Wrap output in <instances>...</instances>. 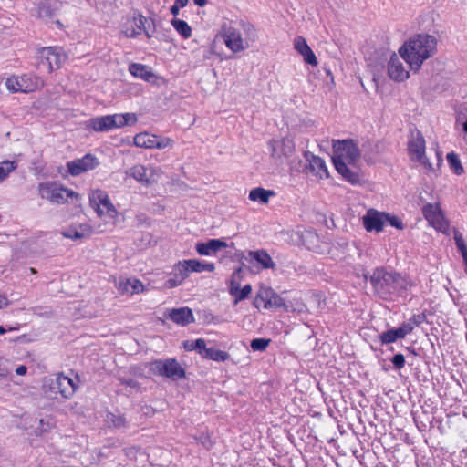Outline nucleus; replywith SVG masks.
Returning <instances> with one entry per match:
<instances>
[{
	"label": "nucleus",
	"instance_id": "58836bf2",
	"mask_svg": "<svg viewBox=\"0 0 467 467\" xmlns=\"http://www.w3.org/2000/svg\"><path fill=\"white\" fill-rule=\"evenodd\" d=\"M54 427L55 423L52 418L47 417L45 419H41L38 422V426L36 429V434L42 435L49 431Z\"/></svg>",
	"mask_w": 467,
	"mask_h": 467
},
{
	"label": "nucleus",
	"instance_id": "7c9ffc66",
	"mask_svg": "<svg viewBox=\"0 0 467 467\" xmlns=\"http://www.w3.org/2000/svg\"><path fill=\"white\" fill-rule=\"evenodd\" d=\"M249 256L260 264L264 269H273L275 266V262L265 250L251 251Z\"/></svg>",
	"mask_w": 467,
	"mask_h": 467
},
{
	"label": "nucleus",
	"instance_id": "423d86ee",
	"mask_svg": "<svg viewBox=\"0 0 467 467\" xmlns=\"http://www.w3.org/2000/svg\"><path fill=\"white\" fill-rule=\"evenodd\" d=\"M122 28L123 34L128 37H135L144 33L148 38H151L156 31V25L154 19L132 10L124 18Z\"/></svg>",
	"mask_w": 467,
	"mask_h": 467
},
{
	"label": "nucleus",
	"instance_id": "ddd939ff",
	"mask_svg": "<svg viewBox=\"0 0 467 467\" xmlns=\"http://www.w3.org/2000/svg\"><path fill=\"white\" fill-rule=\"evenodd\" d=\"M268 149L275 162L283 164L295 152V143L289 137L273 139L268 142Z\"/></svg>",
	"mask_w": 467,
	"mask_h": 467
},
{
	"label": "nucleus",
	"instance_id": "7ed1b4c3",
	"mask_svg": "<svg viewBox=\"0 0 467 467\" xmlns=\"http://www.w3.org/2000/svg\"><path fill=\"white\" fill-rule=\"evenodd\" d=\"M332 161L335 169L344 180L352 184L359 182L358 164L360 161V150L354 140L335 141Z\"/></svg>",
	"mask_w": 467,
	"mask_h": 467
},
{
	"label": "nucleus",
	"instance_id": "72a5a7b5",
	"mask_svg": "<svg viewBox=\"0 0 467 467\" xmlns=\"http://www.w3.org/2000/svg\"><path fill=\"white\" fill-rule=\"evenodd\" d=\"M171 26L183 38H189L192 36V28L188 23L181 19H172Z\"/></svg>",
	"mask_w": 467,
	"mask_h": 467
},
{
	"label": "nucleus",
	"instance_id": "864d4df0",
	"mask_svg": "<svg viewBox=\"0 0 467 467\" xmlns=\"http://www.w3.org/2000/svg\"><path fill=\"white\" fill-rule=\"evenodd\" d=\"M7 305H8V301H7L6 297L0 295V309L5 307Z\"/></svg>",
	"mask_w": 467,
	"mask_h": 467
},
{
	"label": "nucleus",
	"instance_id": "09e8293b",
	"mask_svg": "<svg viewBox=\"0 0 467 467\" xmlns=\"http://www.w3.org/2000/svg\"><path fill=\"white\" fill-rule=\"evenodd\" d=\"M385 223H389L391 226L395 227L398 230H403L405 228L402 221L396 215H392L390 213H385Z\"/></svg>",
	"mask_w": 467,
	"mask_h": 467
},
{
	"label": "nucleus",
	"instance_id": "f3484780",
	"mask_svg": "<svg viewBox=\"0 0 467 467\" xmlns=\"http://www.w3.org/2000/svg\"><path fill=\"white\" fill-rule=\"evenodd\" d=\"M254 306L258 309L280 308L285 306V301L271 287L261 286L254 297Z\"/></svg>",
	"mask_w": 467,
	"mask_h": 467
},
{
	"label": "nucleus",
	"instance_id": "f03ea898",
	"mask_svg": "<svg viewBox=\"0 0 467 467\" xmlns=\"http://www.w3.org/2000/svg\"><path fill=\"white\" fill-rule=\"evenodd\" d=\"M219 34L225 47L234 53L248 49L258 39V31L254 25L244 19H225L221 25Z\"/></svg>",
	"mask_w": 467,
	"mask_h": 467
},
{
	"label": "nucleus",
	"instance_id": "a878e982",
	"mask_svg": "<svg viewBox=\"0 0 467 467\" xmlns=\"http://www.w3.org/2000/svg\"><path fill=\"white\" fill-rule=\"evenodd\" d=\"M227 246V243L223 240L211 239L206 243H198L195 248L200 255H211Z\"/></svg>",
	"mask_w": 467,
	"mask_h": 467
},
{
	"label": "nucleus",
	"instance_id": "0eeeda50",
	"mask_svg": "<svg viewBox=\"0 0 467 467\" xmlns=\"http://www.w3.org/2000/svg\"><path fill=\"white\" fill-rule=\"evenodd\" d=\"M408 153L410 160L419 162L426 173L436 171V168L426 156V141L419 130L410 131L408 140Z\"/></svg>",
	"mask_w": 467,
	"mask_h": 467
},
{
	"label": "nucleus",
	"instance_id": "4c0bfd02",
	"mask_svg": "<svg viewBox=\"0 0 467 467\" xmlns=\"http://www.w3.org/2000/svg\"><path fill=\"white\" fill-rule=\"evenodd\" d=\"M379 337L382 344H390L398 339L404 338L403 336H401L399 328L389 329L386 332H383L380 334Z\"/></svg>",
	"mask_w": 467,
	"mask_h": 467
},
{
	"label": "nucleus",
	"instance_id": "79ce46f5",
	"mask_svg": "<svg viewBox=\"0 0 467 467\" xmlns=\"http://www.w3.org/2000/svg\"><path fill=\"white\" fill-rule=\"evenodd\" d=\"M124 451L127 457L135 462H138L139 460L144 461L146 457L145 453L140 448L137 447L126 448L124 449Z\"/></svg>",
	"mask_w": 467,
	"mask_h": 467
},
{
	"label": "nucleus",
	"instance_id": "ea45409f",
	"mask_svg": "<svg viewBox=\"0 0 467 467\" xmlns=\"http://www.w3.org/2000/svg\"><path fill=\"white\" fill-rule=\"evenodd\" d=\"M205 347H206V343H205V340L202 338H198L194 341L184 342L185 349H187L189 351L198 350L201 355L203 353Z\"/></svg>",
	"mask_w": 467,
	"mask_h": 467
},
{
	"label": "nucleus",
	"instance_id": "4468645a",
	"mask_svg": "<svg viewBox=\"0 0 467 467\" xmlns=\"http://www.w3.org/2000/svg\"><path fill=\"white\" fill-rule=\"evenodd\" d=\"M90 206L101 218H113L115 213L114 204L108 193L101 190L91 191L89 195Z\"/></svg>",
	"mask_w": 467,
	"mask_h": 467
},
{
	"label": "nucleus",
	"instance_id": "a211bd4d",
	"mask_svg": "<svg viewBox=\"0 0 467 467\" xmlns=\"http://www.w3.org/2000/svg\"><path fill=\"white\" fill-rule=\"evenodd\" d=\"M404 62L399 52L391 55L387 65V73L391 80L400 83L410 78L411 70Z\"/></svg>",
	"mask_w": 467,
	"mask_h": 467
},
{
	"label": "nucleus",
	"instance_id": "49530a36",
	"mask_svg": "<svg viewBox=\"0 0 467 467\" xmlns=\"http://www.w3.org/2000/svg\"><path fill=\"white\" fill-rule=\"evenodd\" d=\"M271 340L265 338H254L251 341V348L254 351H265L269 346Z\"/></svg>",
	"mask_w": 467,
	"mask_h": 467
},
{
	"label": "nucleus",
	"instance_id": "aec40b11",
	"mask_svg": "<svg viewBox=\"0 0 467 467\" xmlns=\"http://www.w3.org/2000/svg\"><path fill=\"white\" fill-rule=\"evenodd\" d=\"M385 213L375 209H368L362 217L363 226L368 233H380L385 225Z\"/></svg>",
	"mask_w": 467,
	"mask_h": 467
},
{
	"label": "nucleus",
	"instance_id": "5701e85b",
	"mask_svg": "<svg viewBox=\"0 0 467 467\" xmlns=\"http://www.w3.org/2000/svg\"><path fill=\"white\" fill-rule=\"evenodd\" d=\"M294 48L299 53L305 63L317 67L318 62L316 55L307 45L305 37L299 36L294 39Z\"/></svg>",
	"mask_w": 467,
	"mask_h": 467
},
{
	"label": "nucleus",
	"instance_id": "052dcab7",
	"mask_svg": "<svg viewBox=\"0 0 467 467\" xmlns=\"http://www.w3.org/2000/svg\"><path fill=\"white\" fill-rule=\"evenodd\" d=\"M122 384H127V385H130L131 387H134L135 386V383L133 381H121Z\"/></svg>",
	"mask_w": 467,
	"mask_h": 467
},
{
	"label": "nucleus",
	"instance_id": "a19ab883",
	"mask_svg": "<svg viewBox=\"0 0 467 467\" xmlns=\"http://www.w3.org/2000/svg\"><path fill=\"white\" fill-rule=\"evenodd\" d=\"M252 292V286L250 285H245L243 288H236L235 293H230L233 296L235 297L234 304L237 305L240 301L247 298Z\"/></svg>",
	"mask_w": 467,
	"mask_h": 467
},
{
	"label": "nucleus",
	"instance_id": "5fc2aeb1",
	"mask_svg": "<svg viewBox=\"0 0 467 467\" xmlns=\"http://www.w3.org/2000/svg\"><path fill=\"white\" fill-rule=\"evenodd\" d=\"M189 0H175V5L180 8H182L188 5Z\"/></svg>",
	"mask_w": 467,
	"mask_h": 467
},
{
	"label": "nucleus",
	"instance_id": "cd10ccee",
	"mask_svg": "<svg viewBox=\"0 0 467 467\" xmlns=\"http://www.w3.org/2000/svg\"><path fill=\"white\" fill-rule=\"evenodd\" d=\"M309 169L319 180L327 179L329 177V172L325 161L318 156L313 155L311 157L309 160Z\"/></svg>",
	"mask_w": 467,
	"mask_h": 467
},
{
	"label": "nucleus",
	"instance_id": "603ef678",
	"mask_svg": "<svg viewBox=\"0 0 467 467\" xmlns=\"http://www.w3.org/2000/svg\"><path fill=\"white\" fill-rule=\"evenodd\" d=\"M26 372H27V368L24 365L19 366L16 369V373L19 376H24V375H26Z\"/></svg>",
	"mask_w": 467,
	"mask_h": 467
},
{
	"label": "nucleus",
	"instance_id": "13d9d810",
	"mask_svg": "<svg viewBox=\"0 0 467 467\" xmlns=\"http://www.w3.org/2000/svg\"><path fill=\"white\" fill-rule=\"evenodd\" d=\"M193 3L200 6V7H202L204 6L206 4H207V0H193Z\"/></svg>",
	"mask_w": 467,
	"mask_h": 467
},
{
	"label": "nucleus",
	"instance_id": "c85d7f7f",
	"mask_svg": "<svg viewBox=\"0 0 467 467\" xmlns=\"http://www.w3.org/2000/svg\"><path fill=\"white\" fill-rule=\"evenodd\" d=\"M144 291L143 284L138 279H127L119 285V294L134 295Z\"/></svg>",
	"mask_w": 467,
	"mask_h": 467
},
{
	"label": "nucleus",
	"instance_id": "680f3d73",
	"mask_svg": "<svg viewBox=\"0 0 467 467\" xmlns=\"http://www.w3.org/2000/svg\"><path fill=\"white\" fill-rule=\"evenodd\" d=\"M462 130L467 133V119L462 123Z\"/></svg>",
	"mask_w": 467,
	"mask_h": 467
},
{
	"label": "nucleus",
	"instance_id": "a18cd8bd",
	"mask_svg": "<svg viewBox=\"0 0 467 467\" xmlns=\"http://www.w3.org/2000/svg\"><path fill=\"white\" fill-rule=\"evenodd\" d=\"M12 379V368H9L6 360L0 358V381L1 380H11Z\"/></svg>",
	"mask_w": 467,
	"mask_h": 467
},
{
	"label": "nucleus",
	"instance_id": "e433bc0d",
	"mask_svg": "<svg viewBox=\"0 0 467 467\" xmlns=\"http://www.w3.org/2000/svg\"><path fill=\"white\" fill-rule=\"evenodd\" d=\"M17 168L16 161H4L0 162V183L8 178L10 173Z\"/></svg>",
	"mask_w": 467,
	"mask_h": 467
},
{
	"label": "nucleus",
	"instance_id": "c9c22d12",
	"mask_svg": "<svg viewBox=\"0 0 467 467\" xmlns=\"http://www.w3.org/2000/svg\"><path fill=\"white\" fill-rule=\"evenodd\" d=\"M421 322L420 316H413L410 317L407 322H404L400 327V332L403 337H405L407 335L410 334L415 327L420 325Z\"/></svg>",
	"mask_w": 467,
	"mask_h": 467
},
{
	"label": "nucleus",
	"instance_id": "bb28decb",
	"mask_svg": "<svg viewBox=\"0 0 467 467\" xmlns=\"http://www.w3.org/2000/svg\"><path fill=\"white\" fill-rule=\"evenodd\" d=\"M92 229L88 224H78L69 227L63 232V235L72 240H81L91 235Z\"/></svg>",
	"mask_w": 467,
	"mask_h": 467
},
{
	"label": "nucleus",
	"instance_id": "f8f14e48",
	"mask_svg": "<svg viewBox=\"0 0 467 467\" xmlns=\"http://www.w3.org/2000/svg\"><path fill=\"white\" fill-rule=\"evenodd\" d=\"M39 66H46L48 72L59 68L67 60V56L60 47H42L37 52Z\"/></svg>",
	"mask_w": 467,
	"mask_h": 467
},
{
	"label": "nucleus",
	"instance_id": "1a4fd4ad",
	"mask_svg": "<svg viewBox=\"0 0 467 467\" xmlns=\"http://www.w3.org/2000/svg\"><path fill=\"white\" fill-rule=\"evenodd\" d=\"M420 201L422 204L421 212L423 217L429 225L439 232L447 233L449 230V221L441 208V203L438 201L428 202L422 196V193L420 195Z\"/></svg>",
	"mask_w": 467,
	"mask_h": 467
},
{
	"label": "nucleus",
	"instance_id": "b1692460",
	"mask_svg": "<svg viewBox=\"0 0 467 467\" xmlns=\"http://www.w3.org/2000/svg\"><path fill=\"white\" fill-rule=\"evenodd\" d=\"M129 72L135 78H139L150 83H156L158 77L152 71L151 67L140 63H131L129 66Z\"/></svg>",
	"mask_w": 467,
	"mask_h": 467
},
{
	"label": "nucleus",
	"instance_id": "4d7b16f0",
	"mask_svg": "<svg viewBox=\"0 0 467 467\" xmlns=\"http://www.w3.org/2000/svg\"><path fill=\"white\" fill-rule=\"evenodd\" d=\"M179 10H180V7L177 6L175 4L173 5H171V13L176 16L178 14H179Z\"/></svg>",
	"mask_w": 467,
	"mask_h": 467
},
{
	"label": "nucleus",
	"instance_id": "c756f323",
	"mask_svg": "<svg viewBox=\"0 0 467 467\" xmlns=\"http://www.w3.org/2000/svg\"><path fill=\"white\" fill-rule=\"evenodd\" d=\"M275 193L272 190H266L262 187L252 189L249 192V200L252 202H259L260 204H267L271 197L275 196Z\"/></svg>",
	"mask_w": 467,
	"mask_h": 467
},
{
	"label": "nucleus",
	"instance_id": "3c124183",
	"mask_svg": "<svg viewBox=\"0 0 467 467\" xmlns=\"http://www.w3.org/2000/svg\"><path fill=\"white\" fill-rule=\"evenodd\" d=\"M392 363L397 368H401L405 364V358L402 354H396L392 358Z\"/></svg>",
	"mask_w": 467,
	"mask_h": 467
},
{
	"label": "nucleus",
	"instance_id": "8fccbe9b",
	"mask_svg": "<svg viewBox=\"0 0 467 467\" xmlns=\"http://www.w3.org/2000/svg\"><path fill=\"white\" fill-rule=\"evenodd\" d=\"M455 244L457 248L462 253V257L467 255V245L465 244L463 238L460 233L454 234Z\"/></svg>",
	"mask_w": 467,
	"mask_h": 467
},
{
	"label": "nucleus",
	"instance_id": "412c9836",
	"mask_svg": "<svg viewBox=\"0 0 467 467\" xmlns=\"http://www.w3.org/2000/svg\"><path fill=\"white\" fill-rule=\"evenodd\" d=\"M169 275L170 277L164 285L166 288H174L181 285L190 275L184 260L174 264Z\"/></svg>",
	"mask_w": 467,
	"mask_h": 467
},
{
	"label": "nucleus",
	"instance_id": "f257e3e1",
	"mask_svg": "<svg viewBox=\"0 0 467 467\" xmlns=\"http://www.w3.org/2000/svg\"><path fill=\"white\" fill-rule=\"evenodd\" d=\"M438 52V39L436 36L420 33L410 37L399 48L410 69L418 73L423 63L433 57Z\"/></svg>",
	"mask_w": 467,
	"mask_h": 467
},
{
	"label": "nucleus",
	"instance_id": "de8ad7c7",
	"mask_svg": "<svg viewBox=\"0 0 467 467\" xmlns=\"http://www.w3.org/2000/svg\"><path fill=\"white\" fill-rule=\"evenodd\" d=\"M57 2L55 0H46L41 3L39 6V16H49L53 15V12L50 10L51 5H57Z\"/></svg>",
	"mask_w": 467,
	"mask_h": 467
},
{
	"label": "nucleus",
	"instance_id": "6ab92c4d",
	"mask_svg": "<svg viewBox=\"0 0 467 467\" xmlns=\"http://www.w3.org/2000/svg\"><path fill=\"white\" fill-rule=\"evenodd\" d=\"M98 165V159L92 154H86L82 158L67 162V171L72 176H78L94 170Z\"/></svg>",
	"mask_w": 467,
	"mask_h": 467
},
{
	"label": "nucleus",
	"instance_id": "39448f33",
	"mask_svg": "<svg viewBox=\"0 0 467 467\" xmlns=\"http://www.w3.org/2000/svg\"><path fill=\"white\" fill-rule=\"evenodd\" d=\"M78 384L75 379L62 373L51 375L44 379L43 391L50 400L70 399L76 392Z\"/></svg>",
	"mask_w": 467,
	"mask_h": 467
},
{
	"label": "nucleus",
	"instance_id": "37998d69",
	"mask_svg": "<svg viewBox=\"0 0 467 467\" xmlns=\"http://www.w3.org/2000/svg\"><path fill=\"white\" fill-rule=\"evenodd\" d=\"M241 280H242V270H241V268H238L237 270H235L233 273V275L231 276L229 293L236 292V288H238L241 285Z\"/></svg>",
	"mask_w": 467,
	"mask_h": 467
},
{
	"label": "nucleus",
	"instance_id": "9d476101",
	"mask_svg": "<svg viewBox=\"0 0 467 467\" xmlns=\"http://www.w3.org/2000/svg\"><path fill=\"white\" fill-rule=\"evenodd\" d=\"M163 174L161 167L137 163L125 171L127 177L136 180L144 186H150L159 182Z\"/></svg>",
	"mask_w": 467,
	"mask_h": 467
},
{
	"label": "nucleus",
	"instance_id": "6e6552de",
	"mask_svg": "<svg viewBox=\"0 0 467 467\" xmlns=\"http://www.w3.org/2000/svg\"><path fill=\"white\" fill-rule=\"evenodd\" d=\"M38 193L42 199L57 204H64L69 199H78L79 194L66 188L58 182L47 181L38 184Z\"/></svg>",
	"mask_w": 467,
	"mask_h": 467
},
{
	"label": "nucleus",
	"instance_id": "473e14b6",
	"mask_svg": "<svg viewBox=\"0 0 467 467\" xmlns=\"http://www.w3.org/2000/svg\"><path fill=\"white\" fill-rule=\"evenodd\" d=\"M202 356L214 361H225L229 358V354L227 352L206 347Z\"/></svg>",
	"mask_w": 467,
	"mask_h": 467
},
{
	"label": "nucleus",
	"instance_id": "2f4dec72",
	"mask_svg": "<svg viewBox=\"0 0 467 467\" xmlns=\"http://www.w3.org/2000/svg\"><path fill=\"white\" fill-rule=\"evenodd\" d=\"M185 265L188 268L189 274L202 273V272H213L215 266L212 263H202L197 259L184 260Z\"/></svg>",
	"mask_w": 467,
	"mask_h": 467
},
{
	"label": "nucleus",
	"instance_id": "20e7f679",
	"mask_svg": "<svg viewBox=\"0 0 467 467\" xmlns=\"http://www.w3.org/2000/svg\"><path fill=\"white\" fill-rule=\"evenodd\" d=\"M370 283L375 292L382 298H387L393 293L405 291L409 286L406 278L396 273L383 269H376L370 276Z\"/></svg>",
	"mask_w": 467,
	"mask_h": 467
},
{
	"label": "nucleus",
	"instance_id": "0e129e2a",
	"mask_svg": "<svg viewBox=\"0 0 467 467\" xmlns=\"http://www.w3.org/2000/svg\"><path fill=\"white\" fill-rule=\"evenodd\" d=\"M31 273L35 274L36 270L34 268H30Z\"/></svg>",
	"mask_w": 467,
	"mask_h": 467
},
{
	"label": "nucleus",
	"instance_id": "f704fd0d",
	"mask_svg": "<svg viewBox=\"0 0 467 467\" xmlns=\"http://www.w3.org/2000/svg\"><path fill=\"white\" fill-rule=\"evenodd\" d=\"M451 170L457 175L464 172L459 155L455 152H449L446 156Z\"/></svg>",
	"mask_w": 467,
	"mask_h": 467
},
{
	"label": "nucleus",
	"instance_id": "4be33fe9",
	"mask_svg": "<svg viewBox=\"0 0 467 467\" xmlns=\"http://www.w3.org/2000/svg\"><path fill=\"white\" fill-rule=\"evenodd\" d=\"M164 317L180 326H186L194 322L192 311L189 307L167 309L164 312Z\"/></svg>",
	"mask_w": 467,
	"mask_h": 467
},
{
	"label": "nucleus",
	"instance_id": "9b49d317",
	"mask_svg": "<svg viewBox=\"0 0 467 467\" xmlns=\"http://www.w3.org/2000/svg\"><path fill=\"white\" fill-rule=\"evenodd\" d=\"M43 80L32 74L12 76L5 80L6 88L11 92H34L43 86Z\"/></svg>",
	"mask_w": 467,
	"mask_h": 467
},
{
	"label": "nucleus",
	"instance_id": "2eb2a0df",
	"mask_svg": "<svg viewBox=\"0 0 467 467\" xmlns=\"http://www.w3.org/2000/svg\"><path fill=\"white\" fill-rule=\"evenodd\" d=\"M133 145L142 149H172L174 140L168 137H159L149 132H140L133 138Z\"/></svg>",
	"mask_w": 467,
	"mask_h": 467
},
{
	"label": "nucleus",
	"instance_id": "c03bdc74",
	"mask_svg": "<svg viewBox=\"0 0 467 467\" xmlns=\"http://www.w3.org/2000/svg\"><path fill=\"white\" fill-rule=\"evenodd\" d=\"M120 120H119V128L124 126H133L137 123L138 118L135 113L121 114Z\"/></svg>",
	"mask_w": 467,
	"mask_h": 467
},
{
	"label": "nucleus",
	"instance_id": "6e6d98bb",
	"mask_svg": "<svg viewBox=\"0 0 467 467\" xmlns=\"http://www.w3.org/2000/svg\"><path fill=\"white\" fill-rule=\"evenodd\" d=\"M15 330H17V328L16 327H8V328H5L3 326H0V335H4L7 331H15Z\"/></svg>",
	"mask_w": 467,
	"mask_h": 467
},
{
	"label": "nucleus",
	"instance_id": "bf43d9fd",
	"mask_svg": "<svg viewBox=\"0 0 467 467\" xmlns=\"http://www.w3.org/2000/svg\"><path fill=\"white\" fill-rule=\"evenodd\" d=\"M436 156H437V167H439L442 161L441 154L439 151H437Z\"/></svg>",
	"mask_w": 467,
	"mask_h": 467
},
{
	"label": "nucleus",
	"instance_id": "393cba45",
	"mask_svg": "<svg viewBox=\"0 0 467 467\" xmlns=\"http://www.w3.org/2000/svg\"><path fill=\"white\" fill-rule=\"evenodd\" d=\"M116 117L117 115L113 114L90 119L88 121V127L95 131H108L116 126Z\"/></svg>",
	"mask_w": 467,
	"mask_h": 467
},
{
	"label": "nucleus",
	"instance_id": "e2e57ef3",
	"mask_svg": "<svg viewBox=\"0 0 467 467\" xmlns=\"http://www.w3.org/2000/svg\"><path fill=\"white\" fill-rule=\"evenodd\" d=\"M121 143H127V144H130V141H129L128 140H121Z\"/></svg>",
	"mask_w": 467,
	"mask_h": 467
},
{
	"label": "nucleus",
	"instance_id": "dca6fc26",
	"mask_svg": "<svg viewBox=\"0 0 467 467\" xmlns=\"http://www.w3.org/2000/svg\"><path fill=\"white\" fill-rule=\"evenodd\" d=\"M152 370L160 375L173 380L185 378V370L175 358L156 360L152 363Z\"/></svg>",
	"mask_w": 467,
	"mask_h": 467
}]
</instances>
